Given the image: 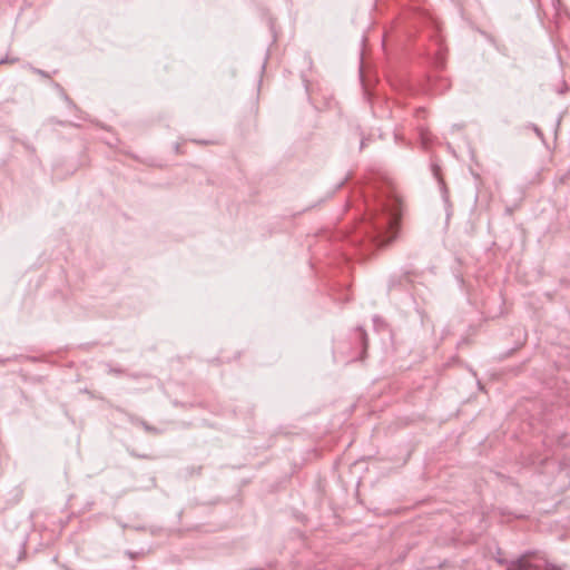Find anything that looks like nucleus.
<instances>
[{
  "instance_id": "f257e3e1",
  "label": "nucleus",
  "mask_w": 570,
  "mask_h": 570,
  "mask_svg": "<svg viewBox=\"0 0 570 570\" xmlns=\"http://www.w3.org/2000/svg\"><path fill=\"white\" fill-rule=\"evenodd\" d=\"M531 554H524L518 560L511 562L507 570H527L530 568Z\"/></svg>"
}]
</instances>
